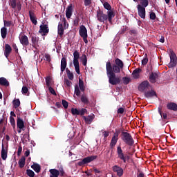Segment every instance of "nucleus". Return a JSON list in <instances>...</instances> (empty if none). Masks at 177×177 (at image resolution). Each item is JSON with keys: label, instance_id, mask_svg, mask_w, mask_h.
Listing matches in <instances>:
<instances>
[{"label": "nucleus", "instance_id": "1", "mask_svg": "<svg viewBox=\"0 0 177 177\" xmlns=\"http://www.w3.org/2000/svg\"><path fill=\"white\" fill-rule=\"evenodd\" d=\"M106 70L109 84L111 85H120L121 84V77L116 75L120 74V73L114 72L111 70V66L106 68Z\"/></svg>", "mask_w": 177, "mask_h": 177}, {"label": "nucleus", "instance_id": "2", "mask_svg": "<svg viewBox=\"0 0 177 177\" xmlns=\"http://www.w3.org/2000/svg\"><path fill=\"white\" fill-rule=\"evenodd\" d=\"M111 67V70L114 73H121V70L124 69V62L120 58H116L115 59V64L113 65L110 61H108L106 64V68Z\"/></svg>", "mask_w": 177, "mask_h": 177}, {"label": "nucleus", "instance_id": "3", "mask_svg": "<svg viewBox=\"0 0 177 177\" xmlns=\"http://www.w3.org/2000/svg\"><path fill=\"white\" fill-rule=\"evenodd\" d=\"M149 6V0H140L137 5L138 15L141 19H146V8Z\"/></svg>", "mask_w": 177, "mask_h": 177}, {"label": "nucleus", "instance_id": "4", "mask_svg": "<svg viewBox=\"0 0 177 177\" xmlns=\"http://www.w3.org/2000/svg\"><path fill=\"white\" fill-rule=\"evenodd\" d=\"M121 139L124 142V143L127 145V146H133L135 143L133 138H132L131 133L128 132L122 131Z\"/></svg>", "mask_w": 177, "mask_h": 177}, {"label": "nucleus", "instance_id": "5", "mask_svg": "<svg viewBox=\"0 0 177 177\" xmlns=\"http://www.w3.org/2000/svg\"><path fill=\"white\" fill-rule=\"evenodd\" d=\"M116 153L118 154V158L120 160H122V161H123V162L124 164L127 162L129 161V160L131 159V156H129L128 155H125L124 153V151H122V149L121 148V146H120V145L117 147Z\"/></svg>", "mask_w": 177, "mask_h": 177}, {"label": "nucleus", "instance_id": "6", "mask_svg": "<svg viewBox=\"0 0 177 177\" xmlns=\"http://www.w3.org/2000/svg\"><path fill=\"white\" fill-rule=\"evenodd\" d=\"M73 65L75 67V70L77 74H81V71H80V62L78 59H80V52L78 50H75L73 53Z\"/></svg>", "mask_w": 177, "mask_h": 177}, {"label": "nucleus", "instance_id": "7", "mask_svg": "<svg viewBox=\"0 0 177 177\" xmlns=\"http://www.w3.org/2000/svg\"><path fill=\"white\" fill-rule=\"evenodd\" d=\"M169 57H170V62L168 64V67L169 68H174V67H176V64H177L176 54H175V52H174L173 50H171Z\"/></svg>", "mask_w": 177, "mask_h": 177}, {"label": "nucleus", "instance_id": "8", "mask_svg": "<svg viewBox=\"0 0 177 177\" xmlns=\"http://www.w3.org/2000/svg\"><path fill=\"white\" fill-rule=\"evenodd\" d=\"M97 158V156H91L83 158L82 160L77 162V165L80 167H82L86 164H89V162H92V161H95Z\"/></svg>", "mask_w": 177, "mask_h": 177}, {"label": "nucleus", "instance_id": "9", "mask_svg": "<svg viewBox=\"0 0 177 177\" xmlns=\"http://www.w3.org/2000/svg\"><path fill=\"white\" fill-rule=\"evenodd\" d=\"M80 35L83 38V41L85 44H88V30H86V28L85 26L82 25L80 28Z\"/></svg>", "mask_w": 177, "mask_h": 177}, {"label": "nucleus", "instance_id": "10", "mask_svg": "<svg viewBox=\"0 0 177 177\" xmlns=\"http://www.w3.org/2000/svg\"><path fill=\"white\" fill-rule=\"evenodd\" d=\"M150 88H151V86L150 85V83H149V81L147 80L142 82L138 86V90L140 91V92H146L147 91H150Z\"/></svg>", "mask_w": 177, "mask_h": 177}, {"label": "nucleus", "instance_id": "11", "mask_svg": "<svg viewBox=\"0 0 177 177\" xmlns=\"http://www.w3.org/2000/svg\"><path fill=\"white\" fill-rule=\"evenodd\" d=\"M96 18L100 23H104V21H107V15L104 14L102 10H97Z\"/></svg>", "mask_w": 177, "mask_h": 177}, {"label": "nucleus", "instance_id": "12", "mask_svg": "<svg viewBox=\"0 0 177 177\" xmlns=\"http://www.w3.org/2000/svg\"><path fill=\"white\" fill-rule=\"evenodd\" d=\"M20 44H22L24 48H27L30 45V40H28V37L24 34H21L19 37Z\"/></svg>", "mask_w": 177, "mask_h": 177}, {"label": "nucleus", "instance_id": "13", "mask_svg": "<svg viewBox=\"0 0 177 177\" xmlns=\"http://www.w3.org/2000/svg\"><path fill=\"white\" fill-rule=\"evenodd\" d=\"M112 171L115 172V174H117V176L121 177L122 175H124V169H122L121 167L118 165H114L112 167Z\"/></svg>", "mask_w": 177, "mask_h": 177}, {"label": "nucleus", "instance_id": "14", "mask_svg": "<svg viewBox=\"0 0 177 177\" xmlns=\"http://www.w3.org/2000/svg\"><path fill=\"white\" fill-rule=\"evenodd\" d=\"M40 29L39 30V34H42V35H47L48 33L49 32V27L48 26L47 24L46 25H41Z\"/></svg>", "mask_w": 177, "mask_h": 177}, {"label": "nucleus", "instance_id": "15", "mask_svg": "<svg viewBox=\"0 0 177 177\" xmlns=\"http://www.w3.org/2000/svg\"><path fill=\"white\" fill-rule=\"evenodd\" d=\"M117 142H118V133H114L110 142V147H111V149L115 147V145H117Z\"/></svg>", "mask_w": 177, "mask_h": 177}, {"label": "nucleus", "instance_id": "16", "mask_svg": "<svg viewBox=\"0 0 177 177\" xmlns=\"http://www.w3.org/2000/svg\"><path fill=\"white\" fill-rule=\"evenodd\" d=\"M117 142H118V133H114L110 142V147H111V149L115 147V145H117Z\"/></svg>", "mask_w": 177, "mask_h": 177}, {"label": "nucleus", "instance_id": "17", "mask_svg": "<svg viewBox=\"0 0 177 177\" xmlns=\"http://www.w3.org/2000/svg\"><path fill=\"white\" fill-rule=\"evenodd\" d=\"M67 67V58L62 57L61 59V74H63Z\"/></svg>", "mask_w": 177, "mask_h": 177}, {"label": "nucleus", "instance_id": "18", "mask_svg": "<svg viewBox=\"0 0 177 177\" xmlns=\"http://www.w3.org/2000/svg\"><path fill=\"white\" fill-rule=\"evenodd\" d=\"M10 53H12V47L9 44H6L4 48V56H6V59L9 57V55H10Z\"/></svg>", "mask_w": 177, "mask_h": 177}, {"label": "nucleus", "instance_id": "19", "mask_svg": "<svg viewBox=\"0 0 177 177\" xmlns=\"http://www.w3.org/2000/svg\"><path fill=\"white\" fill-rule=\"evenodd\" d=\"M1 154L2 160H5L6 158H8V147L5 148L3 145H2Z\"/></svg>", "mask_w": 177, "mask_h": 177}, {"label": "nucleus", "instance_id": "20", "mask_svg": "<svg viewBox=\"0 0 177 177\" xmlns=\"http://www.w3.org/2000/svg\"><path fill=\"white\" fill-rule=\"evenodd\" d=\"M66 16L67 19H70L73 16V4H70L66 10Z\"/></svg>", "mask_w": 177, "mask_h": 177}, {"label": "nucleus", "instance_id": "21", "mask_svg": "<svg viewBox=\"0 0 177 177\" xmlns=\"http://www.w3.org/2000/svg\"><path fill=\"white\" fill-rule=\"evenodd\" d=\"M157 78H158V73L151 72L149 75V81L151 84H156V80H157Z\"/></svg>", "mask_w": 177, "mask_h": 177}, {"label": "nucleus", "instance_id": "22", "mask_svg": "<svg viewBox=\"0 0 177 177\" xmlns=\"http://www.w3.org/2000/svg\"><path fill=\"white\" fill-rule=\"evenodd\" d=\"M83 118L86 122V124H92V121L95 119V115L92 114L88 116H83Z\"/></svg>", "mask_w": 177, "mask_h": 177}, {"label": "nucleus", "instance_id": "23", "mask_svg": "<svg viewBox=\"0 0 177 177\" xmlns=\"http://www.w3.org/2000/svg\"><path fill=\"white\" fill-rule=\"evenodd\" d=\"M49 172L50 174V177H59L60 175V171L56 169H50Z\"/></svg>", "mask_w": 177, "mask_h": 177}, {"label": "nucleus", "instance_id": "24", "mask_svg": "<svg viewBox=\"0 0 177 177\" xmlns=\"http://www.w3.org/2000/svg\"><path fill=\"white\" fill-rule=\"evenodd\" d=\"M145 97H153L154 96H157V93H156V91H154V90H151L149 91H146L144 93Z\"/></svg>", "mask_w": 177, "mask_h": 177}, {"label": "nucleus", "instance_id": "25", "mask_svg": "<svg viewBox=\"0 0 177 177\" xmlns=\"http://www.w3.org/2000/svg\"><path fill=\"white\" fill-rule=\"evenodd\" d=\"M29 17L32 24H34V26H37V23H38V21H37V17L32 11L29 12Z\"/></svg>", "mask_w": 177, "mask_h": 177}, {"label": "nucleus", "instance_id": "26", "mask_svg": "<svg viewBox=\"0 0 177 177\" xmlns=\"http://www.w3.org/2000/svg\"><path fill=\"white\" fill-rule=\"evenodd\" d=\"M17 127L19 129H24V121H23L19 117H17Z\"/></svg>", "mask_w": 177, "mask_h": 177}, {"label": "nucleus", "instance_id": "27", "mask_svg": "<svg viewBox=\"0 0 177 177\" xmlns=\"http://www.w3.org/2000/svg\"><path fill=\"white\" fill-rule=\"evenodd\" d=\"M162 107L159 106L158 108V113H159V114L161 117L160 119L161 120H162V119L163 120H168V115L165 113H162Z\"/></svg>", "mask_w": 177, "mask_h": 177}, {"label": "nucleus", "instance_id": "28", "mask_svg": "<svg viewBox=\"0 0 177 177\" xmlns=\"http://www.w3.org/2000/svg\"><path fill=\"white\" fill-rule=\"evenodd\" d=\"M106 16L108 21H109V23H111V21H113V18L114 17V16H115V14L114 13V11L110 10L107 12Z\"/></svg>", "mask_w": 177, "mask_h": 177}, {"label": "nucleus", "instance_id": "29", "mask_svg": "<svg viewBox=\"0 0 177 177\" xmlns=\"http://www.w3.org/2000/svg\"><path fill=\"white\" fill-rule=\"evenodd\" d=\"M57 32L60 37H63V35L64 34V28H63V24L59 23Z\"/></svg>", "mask_w": 177, "mask_h": 177}, {"label": "nucleus", "instance_id": "30", "mask_svg": "<svg viewBox=\"0 0 177 177\" xmlns=\"http://www.w3.org/2000/svg\"><path fill=\"white\" fill-rule=\"evenodd\" d=\"M167 108L168 109V110H173V111H177V104L174 102L167 104Z\"/></svg>", "mask_w": 177, "mask_h": 177}, {"label": "nucleus", "instance_id": "31", "mask_svg": "<svg viewBox=\"0 0 177 177\" xmlns=\"http://www.w3.org/2000/svg\"><path fill=\"white\" fill-rule=\"evenodd\" d=\"M0 85L1 86H9V81L5 77H0Z\"/></svg>", "mask_w": 177, "mask_h": 177}, {"label": "nucleus", "instance_id": "32", "mask_svg": "<svg viewBox=\"0 0 177 177\" xmlns=\"http://www.w3.org/2000/svg\"><path fill=\"white\" fill-rule=\"evenodd\" d=\"M140 73H142L141 68H138L135 69L132 73V75H133V78H136V79L139 78V77H140L139 74H140Z\"/></svg>", "mask_w": 177, "mask_h": 177}, {"label": "nucleus", "instance_id": "33", "mask_svg": "<svg viewBox=\"0 0 177 177\" xmlns=\"http://www.w3.org/2000/svg\"><path fill=\"white\" fill-rule=\"evenodd\" d=\"M31 168H32V169L35 171L37 174H39V172H41V165H39L38 163H34L32 165H31Z\"/></svg>", "mask_w": 177, "mask_h": 177}, {"label": "nucleus", "instance_id": "34", "mask_svg": "<svg viewBox=\"0 0 177 177\" xmlns=\"http://www.w3.org/2000/svg\"><path fill=\"white\" fill-rule=\"evenodd\" d=\"M81 102L84 103V104H89V99H88V95H86V94L82 95Z\"/></svg>", "mask_w": 177, "mask_h": 177}, {"label": "nucleus", "instance_id": "35", "mask_svg": "<svg viewBox=\"0 0 177 177\" xmlns=\"http://www.w3.org/2000/svg\"><path fill=\"white\" fill-rule=\"evenodd\" d=\"M1 34L3 39H5V38H6V35H8V28H6V27L1 28Z\"/></svg>", "mask_w": 177, "mask_h": 177}, {"label": "nucleus", "instance_id": "36", "mask_svg": "<svg viewBox=\"0 0 177 177\" xmlns=\"http://www.w3.org/2000/svg\"><path fill=\"white\" fill-rule=\"evenodd\" d=\"M39 38L35 36L31 37V42H32V48H35L37 44H38Z\"/></svg>", "mask_w": 177, "mask_h": 177}, {"label": "nucleus", "instance_id": "37", "mask_svg": "<svg viewBox=\"0 0 177 177\" xmlns=\"http://www.w3.org/2000/svg\"><path fill=\"white\" fill-rule=\"evenodd\" d=\"M18 164L19 165V168H24V166L26 165V158L23 156L21 158H20Z\"/></svg>", "mask_w": 177, "mask_h": 177}, {"label": "nucleus", "instance_id": "38", "mask_svg": "<svg viewBox=\"0 0 177 177\" xmlns=\"http://www.w3.org/2000/svg\"><path fill=\"white\" fill-rule=\"evenodd\" d=\"M80 60H81L83 66H86V64L88 63V58L86 57V55L83 54L81 57Z\"/></svg>", "mask_w": 177, "mask_h": 177}, {"label": "nucleus", "instance_id": "39", "mask_svg": "<svg viewBox=\"0 0 177 177\" xmlns=\"http://www.w3.org/2000/svg\"><path fill=\"white\" fill-rule=\"evenodd\" d=\"M78 87L80 88V91L82 92H85V86L84 85V81L81 79H79Z\"/></svg>", "mask_w": 177, "mask_h": 177}, {"label": "nucleus", "instance_id": "40", "mask_svg": "<svg viewBox=\"0 0 177 177\" xmlns=\"http://www.w3.org/2000/svg\"><path fill=\"white\" fill-rule=\"evenodd\" d=\"M13 107L14 109H17L18 107H20V100L19 99H15L12 101Z\"/></svg>", "mask_w": 177, "mask_h": 177}, {"label": "nucleus", "instance_id": "41", "mask_svg": "<svg viewBox=\"0 0 177 177\" xmlns=\"http://www.w3.org/2000/svg\"><path fill=\"white\" fill-rule=\"evenodd\" d=\"M77 84L75 85V94L76 96H80L81 95V91Z\"/></svg>", "mask_w": 177, "mask_h": 177}, {"label": "nucleus", "instance_id": "42", "mask_svg": "<svg viewBox=\"0 0 177 177\" xmlns=\"http://www.w3.org/2000/svg\"><path fill=\"white\" fill-rule=\"evenodd\" d=\"M9 1H10V6H11L12 9H16L17 1V0H9Z\"/></svg>", "mask_w": 177, "mask_h": 177}, {"label": "nucleus", "instance_id": "43", "mask_svg": "<svg viewBox=\"0 0 177 177\" xmlns=\"http://www.w3.org/2000/svg\"><path fill=\"white\" fill-rule=\"evenodd\" d=\"M148 62H149V58H147V53H145V57L142 60V65L146 66V64H147Z\"/></svg>", "mask_w": 177, "mask_h": 177}, {"label": "nucleus", "instance_id": "44", "mask_svg": "<svg viewBox=\"0 0 177 177\" xmlns=\"http://www.w3.org/2000/svg\"><path fill=\"white\" fill-rule=\"evenodd\" d=\"M21 92H22L23 95H27V96H28V95H30V93L28 92V88H27V86H24L22 87Z\"/></svg>", "mask_w": 177, "mask_h": 177}, {"label": "nucleus", "instance_id": "45", "mask_svg": "<svg viewBox=\"0 0 177 177\" xmlns=\"http://www.w3.org/2000/svg\"><path fill=\"white\" fill-rule=\"evenodd\" d=\"M26 174L29 177H34V176H35V173L34 172V171H32L31 169H27L26 170Z\"/></svg>", "mask_w": 177, "mask_h": 177}, {"label": "nucleus", "instance_id": "46", "mask_svg": "<svg viewBox=\"0 0 177 177\" xmlns=\"http://www.w3.org/2000/svg\"><path fill=\"white\" fill-rule=\"evenodd\" d=\"M103 6L104 8V9H106L108 11L111 10V6L110 5V3H109V2H104L103 4Z\"/></svg>", "mask_w": 177, "mask_h": 177}, {"label": "nucleus", "instance_id": "47", "mask_svg": "<svg viewBox=\"0 0 177 177\" xmlns=\"http://www.w3.org/2000/svg\"><path fill=\"white\" fill-rule=\"evenodd\" d=\"M64 84L67 86V88H71V85L73 84V82L71 81L68 80V79L65 78L64 79Z\"/></svg>", "mask_w": 177, "mask_h": 177}, {"label": "nucleus", "instance_id": "48", "mask_svg": "<svg viewBox=\"0 0 177 177\" xmlns=\"http://www.w3.org/2000/svg\"><path fill=\"white\" fill-rule=\"evenodd\" d=\"M71 113L73 114V115H80V110H78L77 109L72 108Z\"/></svg>", "mask_w": 177, "mask_h": 177}, {"label": "nucleus", "instance_id": "49", "mask_svg": "<svg viewBox=\"0 0 177 177\" xmlns=\"http://www.w3.org/2000/svg\"><path fill=\"white\" fill-rule=\"evenodd\" d=\"M122 80H123L124 85H128V84H129V82H131V78H129L128 77H123Z\"/></svg>", "mask_w": 177, "mask_h": 177}, {"label": "nucleus", "instance_id": "50", "mask_svg": "<svg viewBox=\"0 0 177 177\" xmlns=\"http://www.w3.org/2000/svg\"><path fill=\"white\" fill-rule=\"evenodd\" d=\"M62 103L64 109H68V102H67L66 100H62Z\"/></svg>", "mask_w": 177, "mask_h": 177}, {"label": "nucleus", "instance_id": "51", "mask_svg": "<svg viewBox=\"0 0 177 177\" xmlns=\"http://www.w3.org/2000/svg\"><path fill=\"white\" fill-rule=\"evenodd\" d=\"M10 122L12 127H16V121L15 120V118L12 116L10 117Z\"/></svg>", "mask_w": 177, "mask_h": 177}, {"label": "nucleus", "instance_id": "52", "mask_svg": "<svg viewBox=\"0 0 177 177\" xmlns=\"http://www.w3.org/2000/svg\"><path fill=\"white\" fill-rule=\"evenodd\" d=\"M84 6H91L92 5V0H84Z\"/></svg>", "mask_w": 177, "mask_h": 177}, {"label": "nucleus", "instance_id": "53", "mask_svg": "<svg viewBox=\"0 0 177 177\" xmlns=\"http://www.w3.org/2000/svg\"><path fill=\"white\" fill-rule=\"evenodd\" d=\"M49 92L54 95V96H56L57 94H56V91H55V89L52 86H48Z\"/></svg>", "mask_w": 177, "mask_h": 177}, {"label": "nucleus", "instance_id": "54", "mask_svg": "<svg viewBox=\"0 0 177 177\" xmlns=\"http://www.w3.org/2000/svg\"><path fill=\"white\" fill-rule=\"evenodd\" d=\"M78 24H80V18L76 17L73 21V26L77 27Z\"/></svg>", "mask_w": 177, "mask_h": 177}, {"label": "nucleus", "instance_id": "55", "mask_svg": "<svg viewBox=\"0 0 177 177\" xmlns=\"http://www.w3.org/2000/svg\"><path fill=\"white\" fill-rule=\"evenodd\" d=\"M12 26V21L4 20V27H10Z\"/></svg>", "mask_w": 177, "mask_h": 177}, {"label": "nucleus", "instance_id": "56", "mask_svg": "<svg viewBox=\"0 0 177 177\" xmlns=\"http://www.w3.org/2000/svg\"><path fill=\"white\" fill-rule=\"evenodd\" d=\"M67 77L68 80H70L71 81H73V80H74V74L72 72H71L70 73H68Z\"/></svg>", "mask_w": 177, "mask_h": 177}, {"label": "nucleus", "instance_id": "57", "mask_svg": "<svg viewBox=\"0 0 177 177\" xmlns=\"http://www.w3.org/2000/svg\"><path fill=\"white\" fill-rule=\"evenodd\" d=\"M129 34L131 35H138V30H136V29H131L130 31H129Z\"/></svg>", "mask_w": 177, "mask_h": 177}, {"label": "nucleus", "instance_id": "58", "mask_svg": "<svg viewBox=\"0 0 177 177\" xmlns=\"http://www.w3.org/2000/svg\"><path fill=\"white\" fill-rule=\"evenodd\" d=\"M86 113V109H82L79 110V115H84Z\"/></svg>", "mask_w": 177, "mask_h": 177}, {"label": "nucleus", "instance_id": "59", "mask_svg": "<svg viewBox=\"0 0 177 177\" xmlns=\"http://www.w3.org/2000/svg\"><path fill=\"white\" fill-rule=\"evenodd\" d=\"M149 16H150L151 20H156V13L154 12H151Z\"/></svg>", "mask_w": 177, "mask_h": 177}, {"label": "nucleus", "instance_id": "60", "mask_svg": "<svg viewBox=\"0 0 177 177\" xmlns=\"http://www.w3.org/2000/svg\"><path fill=\"white\" fill-rule=\"evenodd\" d=\"M125 111V109L121 107L118 109V114H124V112Z\"/></svg>", "mask_w": 177, "mask_h": 177}, {"label": "nucleus", "instance_id": "61", "mask_svg": "<svg viewBox=\"0 0 177 177\" xmlns=\"http://www.w3.org/2000/svg\"><path fill=\"white\" fill-rule=\"evenodd\" d=\"M17 10L18 12H20L21 10V3L20 1H18L17 3Z\"/></svg>", "mask_w": 177, "mask_h": 177}, {"label": "nucleus", "instance_id": "62", "mask_svg": "<svg viewBox=\"0 0 177 177\" xmlns=\"http://www.w3.org/2000/svg\"><path fill=\"white\" fill-rule=\"evenodd\" d=\"M12 48L15 52V53H19V48H17V46L16 45V44H12Z\"/></svg>", "mask_w": 177, "mask_h": 177}, {"label": "nucleus", "instance_id": "63", "mask_svg": "<svg viewBox=\"0 0 177 177\" xmlns=\"http://www.w3.org/2000/svg\"><path fill=\"white\" fill-rule=\"evenodd\" d=\"M21 151H23V147H21V146H19L18 147L17 156H21Z\"/></svg>", "mask_w": 177, "mask_h": 177}, {"label": "nucleus", "instance_id": "64", "mask_svg": "<svg viewBox=\"0 0 177 177\" xmlns=\"http://www.w3.org/2000/svg\"><path fill=\"white\" fill-rule=\"evenodd\" d=\"M60 20L63 23L64 26H66V17L60 16Z\"/></svg>", "mask_w": 177, "mask_h": 177}]
</instances>
